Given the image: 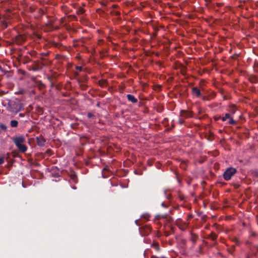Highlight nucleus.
I'll use <instances>...</instances> for the list:
<instances>
[{
	"label": "nucleus",
	"instance_id": "obj_1",
	"mask_svg": "<svg viewBox=\"0 0 258 258\" xmlns=\"http://www.w3.org/2000/svg\"><path fill=\"white\" fill-rule=\"evenodd\" d=\"M23 105L14 100H9L8 103L7 109L8 111L17 114L23 109Z\"/></svg>",
	"mask_w": 258,
	"mask_h": 258
},
{
	"label": "nucleus",
	"instance_id": "obj_2",
	"mask_svg": "<svg viewBox=\"0 0 258 258\" xmlns=\"http://www.w3.org/2000/svg\"><path fill=\"white\" fill-rule=\"evenodd\" d=\"M236 169L233 167L228 168L223 173V177L225 180H229L231 177L236 173Z\"/></svg>",
	"mask_w": 258,
	"mask_h": 258
},
{
	"label": "nucleus",
	"instance_id": "obj_3",
	"mask_svg": "<svg viewBox=\"0 0 258 258\" xmlns=\"http://www.w3.org/2000/svg\"><path fill=\"white\" fill-rule=\"evenodd\" d=\"M152 231V227L150 225H145L139 228V232L142 236H148Z\"/></svg>",
	"mask_w": 258,
	"mask_h": 258
},
{
	"label": "nucleus",
	"instance_id": "obj_4",
	"mask_svg": "<svg viewBox=\"0 0 258 258\" xmlns=\"http://www.w3.org/2000/svg\"><path fill=\"white\" fill-rule=\"evenodd\" d=\"M175 224L182 231H184L188 226V223L182 221L180 218L176 220Z\"/></svg>",
	"mask_w": 258,
	"mask_h": 258
},
{
	"label": "nucleus",
	"instance_id": "obj_5",
	"mask_svg": "<svg viewBox=\"0 0 258 258\" xmlns=\"http://www.w3.org/2000/svg\"><path fill=\"white\" fill-rule=\"evenodd\" d=\"M13 141L16 146L18 145H23L26 141L25 138L23 136H18L13 138Z\"/></svg>",
	"mask_w": 258,
	"mask_h": 258
},
{
	"label": "nucleus",
	"instance_id": "obj_6",
	"mask_svg": "<svg viewBox=\"0 0 258 258\" xmlns=\"http://www.w3.org/2000/svg\"><path fill=\"white\" fill-rule=\"evenodd\" d=\"M27 39V37L23 34H20L16 36L15 42L18 44H21L24 43Z\"/></svg>",
	"mask_w": 258,
	"mask_h": 258
},
{
	"label": "nucleus",
	"instance_id": "obj_7",
	"mask_svg": "<svg viewBox=\"0 0 258 258\" xmlns=\"http://www.w3.org/2000/svg\"><path fill=\"white\" fill-rule=\"evenodd\" d=\"M180 115L185 118H188L192 117L193 113L190 111L181 110L180 112Z\"/></svg>",
	"mask_w": 258,
	"mask_h": 258
},
{
	"label": "nucleus",
	"instance_id": "obj_8",
	"mask_svg": "<svg viewBox=\"0 0 258 258\" xmlns=\"http://www.w3.org/2000/svg\"><path fill=\"white\" fill-rule=\"evenodd\" d=\"M36 141L38 146L40 147H43L45 146L46 140L42 136L37 137L36 138Z\"/></svg>",
	"mask_w": 258,
	"mask_h": 258
},
{
	"label": "nucleus",
	"instance_id": "obj_9",
	"mask_svg": "<svg viewBox=\"0 0 258 258\" xmlns=\"http://www.w3.org/2000/svg\"><path fill=\"white\" fill-rule=\"evenodd\" d=\"M216 97V93L214 92H210L208 95L202 96V100L203 101H210Z\"/></svg>",
	"mask_w": 258,
	"mask_h": 258
},
{
	"label": "nucleus",
	"instance_id": "obj_10",
	"mask_svg": "<svg viewBox=\"0 0 258 258\" xmlns=\"http://www.w3.org/2000/svg\"><path fill=\"white\" fill-rule=\"evenodd\" d=\"M191 93L196 97H200L202 96V93L200 89L197 87H192L191 88Z\"/></svg>",
	"mask_w": 258,
	"mask_h": 258
},
{
	"label": "nucleus",
	"instance_id": "obj_11",
	"mask_svg": "<svg viewBox=\"0 0 258 258\" xmlns=\"http://www.w3.org/2000/svg\"><path fill=\"white\" fill-rule=\"evenodd\" d=\"M126 98L128 101L134 103H136L138 102V99L132 94H127Z\"/></svg>",
	"mask_w": 258,
	"mask_h": 258
},
{
	"label": "nucleus",
	"instance_id": "obj_12",
	"mask_svg": "<svg viewBox=\"0 0 258 258\" xmlns=\"http://www.w3.org/2000/svg\"><path fill=\"white\" fill-rule=\"evenodd\" d=\"M198 239L199 236L198 235L192 232L190 233V240L194 244H195L196 243Z\"/></svg>",
	"mask_w": 258,
	"mask_h": 258
},
{
	"label": "nucleus",
	"instance_id": "obj_13",
	"mask_svg": "<svg viewBox=\"0 0 258 258\" xmlns=\"http://www.w3.org/2000/svg\"><path fill=\"white\" fill-rule=\"evenodd\" d=\"M167 218L166 215H157L155 217L154 221L155 222H157V224H159V222H158V220L161 219Z\"/></svg>",
	"mask_w": 258,
	"mask_h": 258
},
{
	"label": "nucleus",
	"instance_id": "obj_14",
	"mask_svg": "<svg viewBox=\"0 0 258 258\" xmlns=\"http://www.w3.org/2000/svg\"><path fill=\"white\" fill-rule=\"evenodd\" d=\"M19 150L22 153L25 152L27 150V146L23 144V145H18V146H17Z\"/></svg>",
	"mask_w": 258,
	"mask_h": 258
},
{
	"label": "nucleus",
	"instance_id": "obj_15",
	"mask_svg": "<svg viewBox=\"0 0 258 258\" xmlns=\"http://www.w3.org/2000/svg\"><path fill=\"white\" fill-rule=\"evenodd\" d=\"M70 178L74 183H77L78 182L77 175L75 173H72L70 175Z\"/></svg>",
	"mask_w": 258,
	"mask_h": 258
},
{
	"label": "nucleus",
	"instance_id": "obj_16",
	"mask_svg": "<svg viewBox=\"0 0 258 258\" xmlns=\"http://www.w3.org/2000/svg\"><path fill=\"white\" fill-rule=\"evenodd\" d=\"M248 80L252 83H255L257 82V78L255 75H251L249 76Z\"/></svg>",
	"mask_w": 258,
	"mask_h": 258
},
{
	"label": "nucleus",
	"instance_id": "obj_17",
	"mask_svg": "<svg viewBox=\"0 0 258 258\" xmlns=\"http://www.w3.org/2000/svg\"><path fill=\"white\" fill-rule=\"evenodd\" d=\"M218 235L214 232H212L210 235H208V238L211 239L213 240H215L217 239Z\"/></svg>",
	"mask_w": 258,
	"mask_h": 258
},
{
	"label": "nucleus",
	"instance_id": "obj_18",
	"mask_svg": "<svg viewBox=\"0 0 258 258\" xmlns=\"http://www.w3.org/2000/svg\"><path fill=\"white\" fill-rule=\"evenodd\" d=\"M250 250L253 253V254L255 256L256 255V252H254V250L256 252H258V245H253L251 247H250Z\"/></svg>",
	"mask_w": 258,
	"mask_h": 258
},
{
	"label": "nucleus",
	"instance_id": "obj_19",
	"mask_svg": "<svg viewBox=\"0 0 258 258\" xmlns=\"http://www.w3.org/2000/svg\"><path fill=\"white\" fill-rule=\"evenodd\" d=\"M10 125L12 127H17L18 125V122L16 120H12L10 121Z\"/></svg>",
	"mask_w": 258,
	"mask_h": 258
},
{
	"label": "nucleus",
	"instance_id": "obj_20",
	"mask_svg": "<svg viewBox=\"0 0 258 258\" xmlns=\"http://www.w3.org/2000/svg\"><path fill=\"white\" fill-rule=\"evenodd\" d=\"M99 84L101 87L106 86L107 84V81L106 80H101L99 81Z\"/></svg>",
	"mask_w": 258,
	"mask_h": 258
},
{
	"label": "nucleus",
	"instance_id": "obj_21",
	"mask_svg": "<svg viewBox=\"0 0 258 258\" xmlns=\"http://www.w3.org/2000/svg\"><path fill=\"white\" fill-rule=\"evenodd\" d=\"M151 247L154 248L156 250L158 251L159 250V246L157 242H153L151 244Z\"/></svg>",
	"mask_w": 258,
	"mask_h": 258
},
{
	"label": "nucleus",
	"instance_id": "obj_22",
	"mask_svg": "<svg viewBox=\"0 0 258 258\" xmlns=\"http://www.w3.org/2000/svg\"><path fill=\"white\" fill-rule=\"evenodd\" d=\"M76 13L79 15H82L85 13V10L82 7H79L77 10Z\"/></svg>",
	"mask_w": 258,
	"mask_h": 258
},
{
	"label": "nucleus",
	"instance_id": "obj_23",
	"mask_svg": "<svg viewBox=\"0 0 258 258\" xmlns=\"http://www.w3.org/2000/svg\"><path fill=\"white\" fill-rule=\"evenodd\" d=\"M230 113H226L224 116L221 117V119L223 121H225L227 119L230 118Z\"/></svg>",
	"mask_w": 258,
	"mask_h": 258
},
{
	"label": "nucleus",
	"instance_id": "obj_24",
	"mask_svg": "<svg viewBox=\"0 0 258 258\" xmlns=\"http://www.w3.org/2000/svg\"><path fill=\"white\" fill-rule=\"evenodd\" d=\"M229 121L228 124H231V125H234L236 124V121L234 120H233V117L230 115V118H229Z\"/></svg>",
	"mask_w": 258,
	"mask_h": 258
},
{
	"label": "nucleus",
	"instance_id": "obj_25",
	"mask_svg": "<svg viewBox=\"0 0 258 258\" xmlns=\"http://www.w3.org/2000/svg\"><path fill=\"white\" fill-rule=\"evenodd\" d=\"M164 110V107L162 105H159L156 108V111L158 112L161 113Z\"/></svg>",
	"mask_w": 258,
	"mask_h": 258
},
{
	"label": "nucleus",
	"instance_id": "obj_26",
	"mask_svg": "<svg viewBox=\"0 0 258 258\" xmlns=\"http://www.w3.org/2000/svg\"><path fill=\"white\" fill-rule=\"evenodd\" d=\"M150 215L148 214H143L141 216V218L142 219H145L146 221H148L150 218Z\"/></svg>",
	"mask_w": 258,
	"mask_h": 258
},
{
	"label": "nucleus",
	"instance_id": "obj_27",
	"mask_svg": "<svg viewBox=\"0 0 258 258\" xmlns=\"http://www.w3.org/2000/svg\"><path fill=\"white\" fill-rule=\"evenodd\" d=\"M0 128L2 131H6L7 130L8 127L7 125L3 123H0Z\"/></svg>",
	"mask_w": 258,
	"mask_h": 258
},
{
	"label": "nucleus",
	"instance_id": "obj_28",
	"mask_svg": "<svg viewBox=\"0 0 258 258\" xmlns=\"http://www.w3.org/2000/svg\"><path fill=\"white\" fill-rule=\"evenodd\" d=\"M230 111L232 113L234 114L236 111L235 106L234 105H231L230 106Z\"/></svg>",
	"mask_w": 258,
	"mask_h": 258
},
{
	"label": "nucleus",
	"instance_id": "obj_29",
	"mask_svg": "<svg viewBox=\"0 0 258 258\" xmlns=\"http://www.w3.org/2000/svg\"><path fill=\"white\" fill-rule=\"evenodd\" d=\"M37 85L40 88L45 87V85L41 81H38L37 82Z\"/></svg>",
	"mask_w": 258,
	"mask_h": 258
},
{
	"label": "nucleus",
	"instance_id": "obj_30",
	"mask_svg": "<svg viewBox=\"0 0 258 258\" xmlns=\"http://www.w3.org/2000/svg\"><path fill=\"white\" fill-rule=\"evenodd\" d=\"M53 46L59 49H61V48L63 47V45L62 44L58 43H54Z\"/></svg>",
	"mask_w": 258,
	"mask_h": 258
},
{
	"label": "nucleus",
	"instance_id": "obj_31",
	"mask_svg": "<svg viewBox=\"0 0 258 258\" xmlns=\"http://www.w3.org/2000/svg\"><path fill=\"white\" fill-rule=\"evenodd\" d=\"M69 18H70L72 20L77 21V18L76 16L75 15H69L68 16Z\"/></svg>",
	"mask_w": 258,
	"mask_h": 258
},
{
	"label": "nucleus",
	"instance_id": "obj_32",
	"mask_svg": "<svg viewBox=\"0 0 258 258\" xmlns=\"http://www.w3.org/2000/svg\"><path fill=\"white\" fill-rule=\"evenodd\" d=\"M168 121V119L167 118H164L162 120V123L165 125L167 126V123Z\"/></svg>",
	"mask_w": 258,
	"mask_h": 258
},
{
	"label": "nucleus",
	"instance_id": "obj_33",
	"mask_svg": "<svg viewBox=\"0 0 258 258\" xmlns=\"http://www.w3.org/2000/svg\"><path fill=\"white\" fill-rule=\"evenodd\" d=\"M254 71L258 73V63H255L253 66Z\"/></svg>",
	"mask_w": 258,
	"mask_h": 258
},
{
	"label": "nucleus",
	"instance_id": "obj_34",
	"mask_svg": "<svg viewBox=\"0 0 258 258\" xmlns=\"http://www.w3.org/2000/svg\"><path fill=\"white\" fill-rule=\"evenodd\" d=\"M167 226H168L170 228V230L172 232H174V229H175V227L174 226H173L172 225H167Z\"/></svg>",
	"mask_w": 258,
	"mask_h": 258
},
{
	"label": "nucleus",
	"instance_id": "obj_35",
	"mask_svg": "<svg viewBox=\"0 0 258 258\" xmlns=\"http://www.w3.org/2000/svg\"><path fill=\"white\" fill-rule=\"evenodd\" d=\"M76 69L77 70H79L80 72H81L83 70V68H82V67H81V66H76Z\"/></svg>",
	"mask_w": 258,
	"mask_h": 258
},
{
	"label": "nucleus",
	"instance_id": "obj_36",
	"mask_svg": "<svg viewBox=\"0 0 258 258\" xmlns=\"http://www.w3.org/2000/svg\"><path fill=\"white\" fill-rule=\"evenodd\" d=\"M251 236L253 237H257L258 236V234H257V233L255 232H251Z\"/></svg>",
	"mask_w": 258,
	"mask_h": 258
},
{
	"label": "nucleus",
	"instance_id": "obj_37",
	"mask_svg": "<svg viewBox=\"0 0 258 258\" xmlns=\"http://www.w3.org/2000/svg\"><path fill=\"white\" fill-rule=\"evenodd\" d=\"M184 122V120H183V119H181V118H179V119H178V123H179V124H183Z\"/></svg>",
	"mask_w": 258,
	"mask_h": 258
},
{
	"label": "nucleus",
	"instance_id": "obj_38",
	"mask_svg": "<svg viewBox=\"0 0 258 258\" xmlns=\"http://www.w3.org/2000/svg\"><path fill=\"white\" fill-rule=\"evenodd\" d=\"M135 223L137 226H140L141 224L140 222V220H136Z\"/></svg>",
	"mask_w": 258,
	"mask_h": 258
},
{
	"label": "nucleus",
	"instance_id": "obj_39",
	"mask_svg": "<svg viewBox=\"0 0 258 258\" xmlns=\"http://www.w3.org/2000/svg\"><path fill=\"white\" fill-rule=\"evenodd\" d=\"M214 119H215V120L217 121L219 119H221V117L220 116H215L214 117Z\"/></svg>",
	"mask_w": 258,
	"mask_h": 258
},
{
	"label": "nucleus",
	"instance_id": "obj_40",
	"mask_svg": "<svg viewBox=\"0 0 258 258\" xmlns=\"http://www.w3.org/2000/svg\"><path fill=\"white\" fill-rule=\"evenodd\" d=\"M164 194H165V196L166 198L167 199H170V196L168 195H167V191L166 190H165Z\"/></svg>",
	"mask_w": 258,
	"mask_h": 258
},
{
	"label": "nucleus",
	"instance_id": "obj_41",
	"mask_svg": "<svg viewBox=\"0 0 258 258\" xmlns=\"http://www.w3.org/2000/svg\"><path fill=\"white\" fill-rule=\"evenodd\" d=\"M4 162V159L3 158H0V165H2Z\"/></svg>",
	"mask_w": 258,
	"mask_h": 258
},
{
	"label": "nucleus",
	"instance_id": "obj_42",
	"mask_svg": "<svg viewBox=\"0 0 258 258\" xmlns=\"http://www.w3.org/2000/svg\"><path fill=\"white\" fill-rule=\"evenodd\" d=\"M96 12L98 13H100V12H102V13H104V11L103 10H102L101 9H98L97 10H96Z\"/></svg>",
	"mask_w": 258,
	"mask_h": 258
},
{
	"label": "nucleus",
	"instance_id": "obj_43",
	"mask_svg": "<svg viewBox=\"0 0 258 258\" xmlns=\"http://www.w3.org/2000/svg\"><path fill=\"white\" fill-rule=\"evenodd\" d=\"M80 87L82 88V89L85 90L86 89V86L85 85H81Z\"/></svg>",
	"mask_w": 258,
	"mask_h": 258
},
{
	"label": "nucleus",
	"instance_id": "obj_44",
	"mask_svg": "<svg viewBox=\"0 0 258 258\" xmlns=\"http://www.w3.org/2000/svg\"><path fill=\"white\" fill-rule=\"evenodd\" d=\"M93 116V115L91 113H88L87 114V116H88L89 118H91V117H92Z\"/></svg>",
	"mask_w": 258,
	"mask_h": 258
},
{
	"label": "nucleus",
	"instance_id": "obj_45",
	"mask_svg": "<svg viewBox=\"0 0 258 258\" xmlns=\"http://www.w3.org/2000/svg\"><path fill=\"white\" fill-rule=\"evenodd\" d=\"M167 220L168 221L169 223H170L171 222L173 221V220L171 217H169V219Z\"/></svg>",
	"mask_w": 258,
	"mask_h": 258
},
{
	"label": "nucleus",
	"instance_id": "obj_46",
	"mask_svg": "<svg viewBox=\"0 0 258 258\" xmlns=\"http://www.w3.org/2000/svg\"><path fill=\"white\" fill-rule=\"evenodd\" d=\"M19 116L21 117H23L25 116V114L24 113H20L19 114Z\"/></svg>",
	"mask_w": 258,
	"mask_h": 258
},
{
	"label": "nucleus",
	"instance_id": "obj_47",
	"mask_svg": "<svg viewBox=\"0 0 258 258\" xmlns=\"http://www.w3.org/2000/svg\"><path fill=\"white\" fill-rule=\"evenodd\" d=\"M115 14L116 16H119V15H120V13L119 12L116 11L115 12Z\"/></svg>",
	"mask_w": 258,
	"mask_h": 258
},
{
	"label": "nucleus",
	"instance_id": "obj_48",
	"mask_svg": "<svg viewBox=\"0 0 258 258\" xmlns=\"http://www.w3.org/2000/svg\"><path fill=\"white\" fill-rule=\"evenodd\" d=\"M175 127V125L174 124H172L171 125V127L170 128H168V130L169 131V130H171L172 128H174Z\"/></svg>",
	"mask_w": 258,
	"mask_h": 258
},
{
	"label": "nucleus",
	"instance_id": "obj_49",
	"mask_svg": "<svg viewBox=\"0 0 258 258\" xmlns=\"http://www.w3.org/2000/svg\"><path fill=\"white\" fill-rule=\"evenodd\" d=\"M117 7H118V6H117V5H113L112 6V7L113 8H116Z\"/></svg>",
	"mask_w": 258,
	"mask_h": 258
},
{
	"label": "nucleus",
	"instance_id": "obj_50",
	"mask_svg": "<svg viewBox=\"0 0 258 258\" xmlns=\"http://www.w3.org/2000/svg\"><path fill=\"white\" fill-rule=\"evenodd\" d=\"M38 112H40L42 111V108L41 107H39V109L38 110Z\"/></svg>",
	"mask_w": 258,
	"mask_h": 258
},
{
	"label": "nucleus",
	"instance_id": "obj_51",
	"mask_svg": "<svg viewBox=\"0 0 258 258\" xmlns=\"http://www.w3.org/2000/svg\"><path fill=\"white\" fill-rule=\"evenodd\" d=\"M37 37L38 39H41V37L39 34L37 35Z\"/></svg>",
	"mask_w": 258,
	"mask_h": 258
},
{
	"label": "nucleus",
	"instance_id": "obj_52",
	"mask_svg": "<svg viewBox=\"0 0 258 258\" xmlns=\"http://www.w3.org/2000/svg\"><path fill=\"white\" fill-rule=\"evenodd\" d=\"M47 79L50 82H51V78L50 77H47Z\"/></svg>",
	"mask_w": 258,
	"mask_h": 258
},
{
	"label": "nucleus",
	"instance_id": "obj_53",
	"mask_svg": "<svg viewBox=\"0 0 258 258\" xmlns=\"http://www.w3.org/2000/svg\"><path fill=\"white\" fill-rule=\"evenodd\" d=\"M151 258H159V257H157V256H155V255H152V256H151Z\"/></svg>",
	"mask_w": 258,
	"mask_h": 258
},
{
	"label": "nucleus",
	"instance_id": "obj_54",
	"mask_svg": "<svg viewBox=\"0 0 258 258\" xmlns=\"http://www.w3.org/2000/svg\"><path fill=\"white\" fill-rule=\"evenodd\" d=\"M75 75L77 77V76H78L79 75V73L78 72H75Z\"/></svg>",
	"mask_w": 258,
	"mask_h": 258
},
{
	"label": "nucleus",
	"instance_id": "obj_55",
	"mask_svg": "<svg viewBox=\"0 0 258 258\" xmlns=\"http://www.w3.org/2000/svg\"><path fill=\"white\" fill-rule=\"evenodd\" d=\"M107 170V167H105L103 168V171H104V170Z\"/></svg>",
	"mask_w": 258,
	"mask_h": 258
},
{
	"label": "nucleus",
	"instance_id": "obj_56",
	"mask_svg": "<svg viewBox=\"0 0 258 258\" xmlns=\"http://www.w3.org/2000/svg\"><path fill=\"white\" fill-rule=\"evenodd\" d=\"M32 70H33V71H36V70H37V69H36V68H33V69H32Z\"/></svg>",
	"mask_w": 258,
	"mask_h": 258
},
{
	"label": "nucleus",
	"instance_id": "obj_57",
	"mask_svg": "<svg viewBox=\"0 0 258 258\" xmlns=\"http://www.w3.org/2000/svg\"><path fill=\"white\" fill-rule=\"evenodd\" d=\"M246 258H249V255L247 254V255H246Z\"/></svg>",
	"mask_w": 258,
	"mask_h": 258
},
{
	"label": "nucleus",
	"instance_id": "obj_58",
	"mask_svg": "<svg viewBox=\"0 0 258 258\" xmlns=\"http://www.w3.org/2000/svg\"><path fill=\"white\" fill-rule=\"evenodd\" d=\"M180 199L182 200L183 199V197L181 196H180Z\"/></svg>",
	"mask_w": 258,
	"mask_h": 258
},
{
	"label": "nucleus",
	"instance_id": "obj_59",
	"mask_svg": "<svg viewBox=\"0 0 258 258\" xmlns=\"http://www.w3.org/2000/svg\"><path fill=\"white\" fill-rule=\"evenodd\" d=\"M162 206H163V207H164V206H164V204L163 203L162 204Z\"/></svg>",
	"mask_w": 258,
	"mask_h": 258
},
{
	"label": "nucleus",
	"instance_id": "obj_60",
	"mask_svg": "<svg viewBox=\"0 0 258 258\" xmlns=\"http://www.w3.org/2000/svg\"><path fill=\"white\" fill-rule=\"evenodd\" d=\"M73 188L74 189H76V187L74 186V187H73Z\"/></svg>",
	"mask_w": 258,
	"mask_h": 258
}]
</instances>
